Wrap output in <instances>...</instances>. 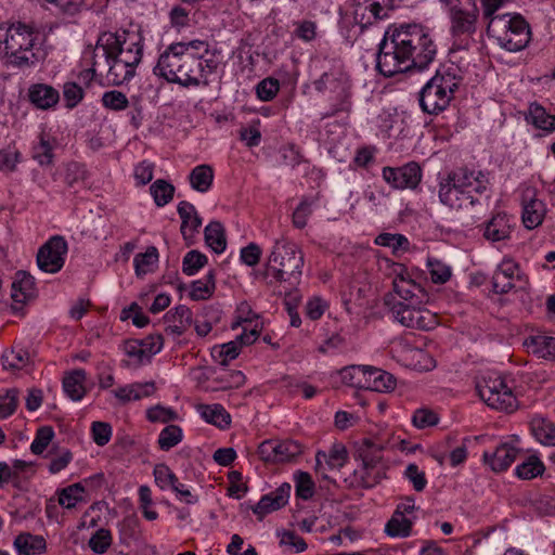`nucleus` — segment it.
I'll use <instances>...</instances> for the list:
<instances>
[{"label":"nucleus","mask_w":555,"mask_h":555,"mask_svg":"<svg viewBox=\"0 0 555 555\" xmlns=\"http://www.w3.org/2000/svg\"><path fill=\"white\" fill-rule=\"evenodd\" d=\"M365 366L350 365L340 371L341 380L345 385L364 389L365 386Z\"/></svg>","instance_id":"nucleus-51"},{"label":"nucleus","mask_w":555,"mask_h":555,"mask_svg":"<svg viewBox=\"0 0 555 555\" xmlns=\"http://www.w3.org/2000/svg\"><path fill=\"white\" fill-rule=\"evenodd\" d=\"M241 341H229L221 346L215 347L212 357L221 365H228L232 360L236 359L241 352Z\"/></svg>","instance_id":"nucleus-52"},{"label":"nucleus","mask_w":555,"mask_h":555,"mask_svg":"<svg viewBox=\"0 0 555 555\" xmlns=\"http://www.w3.org/2000/svg\"><path fill=\"white\" fill-rule=\"evenodd\" d=\"M439 198L443 205L453 209H460L468 205L467 196H465L456 185H452L449 176L440 182Z\"/></svg>","instance_id":"nucleus-35"},{"label":"nucleus","mask_w":555,"mask_h":555,"mask_svg":"<svg viewBox=\"0 0 555 555\" xmlns=\"http://www.w3.org/2000/svg\"><path fill=\"white\" fill-rule=\"evenodd\" d=\"M87 373L83 369L66 372L62 380L63 391L72 401L79 402L87 395Z\"/></svg>","instance_id":"nucleus-29"},{"label":"nucleus","mask_w":555,"mask_h":555,"mask_svg":"<svg viewBox=\"0 0 555 555\" xmlns=\"http://www.w3.org/2000/svg\"><path fill=\"white\" fill-rule=\"evenodd\" d=\"M488 16L490 18L487 33L507 51L517 52L525 49L531 39L529 24L520 14H502Z\"/></svg>","instance_id":"nucleus-8"},{"label":"nucleus","mask_w":555,"mask_h":555,"mask_svg":"<svg viewBox=\"0 0 555 555\" xmlns=\"http://www.w3.org/2000/svg\"><path fill=\"white\" fill-rule=\"evenodd\" d=\"M383 179L393 189L414 190L421 182L422 169L415 162H410L401 167H384Z\"/></svg>","instance_id":"nucleus-17"},{"label":"nucleus","mask_w":555,"mask_h":555,"mask_svg":"<svg viewBox=\"0 0 555 555\" xmlns=\"http://www.w3.org/2000/svg\"><path fill=\"white\" fill-rule=\"evenodd\" d=\"M34 295V280L25 272H17L12 283L11 297L15 302L24 304Z\"/></svg>","instance_id":"nucleus-41"},{"label":"nucleus","mask_w":555,"mask_h":555,"mask_svg":"<svg viewBox=\"0 0 555 555\" xmlns=\"http://www.w3.org/2000/svg\"><path fill=\"white\" fill-rule=\"evenodd\" d=\"M392 292L385 294L384 306L402 326L430 331L438 325L436 313L425 308L429 294L410 278L406 269L399 266L393 270Z\"/></svg>","instance_id":"nucleus-3"},{"label":"nucleus","mask_w":555,"mask_h":555,"mask_svg":"<svg viewBox=\"0 0 555 555\" xmlns=\"http://www.w3.org/2000/svg\"><path fill=\"white\" fill-rule=\"evenodd\" d=\"M113 538L109 530L101 528L89 540L90 548L96 554L105 553L112 545Z\"/></svg>","instance_id":"nucleus-61"},{"label":"nucleus","mask_w":555,"mask_h":555,"mask_svg":"<svg viewBox=\"0 0 555 555\" xmlns=\"http://www.w3.org/2000/svg\"><path fill=\"white\" fill-rule=\"evenodd\" d=\"M459 72L454 65L443 66L425 83L418 92V103L424 113L438 115L448 108L462 81Z\"/></svg>","instance_id":"nucleus-6"},{"label":"nucleus","mask_w":555,"mask_h":555,"mask_svg":"<svg viewBox=\"0 0 555 555\" xmlns=\"http://www.w3.org/2000/svg\"><path fill=\"white\" fill-rule=\"evenodd\" d=\"M68 253V244L64 236H51L37 253V264L46 273L54 274L62 270Z\"/></svg>","instance_id":"nucleus-12"},{"label":"nucleus","mask_w":555,"mask_h":555,"mask_svg":"<svg viewBox=\"0 0 555 555\" xmlns=\"http://www.w3.org/2000/svg\"><path fill=\"white\" fill-rule=\"evenodd\" d=\"M145 417L150 423L168 424L178 418V413L171 406L155 404L146 409Z\"/></svg>","instance_id":"nucleus-50"},{"label":"nucleus","mask_w":555,"mask_h":555,"mask_svg":"<svg viewBox=\"0 0 555 555\" xmlns=\"http://www.w3.org/2000/svg\"><path fill=\"white\" fill-rule=\"evenodd\" d=\"M18 405V390L15 388L0 391V418L10 417Z\"/></svg>","instance_id":"nucleus-55"},{"label":"nucleus","mask_w":555,"mask_h":555,"mask_svg":"<svg viewBox=\"0 0 555 555\" xmlns=\"http://www.w3.org/2000/svg\"><path fill=\"white\" fill-rule=\"evenodd\" d=\"M205 242L216 254H222L227 247L224 229L218 221L209 222L204 231Z\"/></svg>","instance_id":"nucleus-43"},{"label":"nucleus","mask_w":555,"mask_h":555,"mask_svg":"<svg viewBox=\"0 0 555 555\" xmlns=\"http://www.w3.org/2000/svg\"><path fill=\"white\" fill-rule=\"evenodd\" d=\"M365 371L364 389L385 392L396 387V379L390 373L373 366H365Z\"/></svg>","instance_id":"nucleus-32"},{"label":"nucleus","mask_w":555,"mask_h":555,"mask_svg":"<svg viewBox=\"0 0 555 555\" xmlns=\"http://www.w3.org/2000/svg\"><path fill=\"white\" fill-rule=\"evenodd\" d=\"M29 361L28 352L22 347H14L2 354V365L4 370H21Z\"/></svg>","instance_id":"nucleus-47"},{"label":"nucleus","mask_w":555,"mask_h":555,"mask_svg":"<svg viewBox=\"0 0 555 555\" xmlns=\"http://www.w3.org/2000/svg\"><path fill=\"white\" fill-rule=\"evenodd\" d=\"M347 461V450L341 443L333 444L328 451H318L314 470L324 479H330L328 472L338 470Z\"/></svg>","instance_id":"nucleus-19"},{"label":"nucleus","mask_w":555,"mask_h":555,"mask_svg":"<svg viewBox=\"0 0 555 555\" xmlns=\"http://www.w3.org/2000/svg\"><path fill=\"white\" fill-rule=\"evenodd\" d=\"M60 142L51 130L42 129L31 147V156L40 166H50L54 162V151Z\"/></svg>","instance_id":"nucleus-23"},{"label":"nucleus","mask_w":555,"mask_h":555,"mask_svg":"<svg viewBox=\"0 0 555 555\" xmlns=\"http://www.w3.org/2000/svg\"><path fill=\"white\" fill-rule=\"evenodd\" d=\"M166 319L168 322L166 332L175 336L183 335L193 322L192 311L184 305H180L168 311Z\"/></svg>","instance_id":"nucleus-31"},{"label":"nucleus","mask_w":555,"mask_h":555,"mask_svg":"<svg viewBox=\"0 0 555 555\" xmlns=\"http://www.w3.org/2000/svg\"><path fill=\"white\" fill-rule=\"evenodd\" d=\"M535 439L550 447H555V424L542 416H534L530 423Z\"/></svg>","instance_id":"nucleus-39"},{"label":"nucleus","mask_w":555,"mask_h":555,"mask_svg":"<svg viewBox=\"0 0 555 555\" xmlns=\"http://www.w3.org/2000/svg\"><path fill=\"white\" fill-rule=\"evenodd\" d=\"M257 452L263 462L284 463L299 455L302 448L294 440L269 439L259 444Z\"/></svg>","instance_id":"nucleus-15"},{"label":"nucleus","mask_w":555,"mask_h":555,"mask_svg":"<svg viewBox=\"0 0 555 555\" xmlns=\"http://www.w3.org/2000/svg\"><path fill=\"white\" fill-rule=\"evenodd\" d=\"M450 181L452 185H456L461 192L464 193L468 198V205L474 206L478 199L474 196L475 194H486L489 190V178L482 171L469 170L468 168H457L450 173Z\"/></svg>","instance_id":"nucleus-13"},{"label":"nucleus","mask_w":555,"mask_h":555,"mask_svg":"<svg viewBox=\"0 0 555 555\" xmlns=\"http://www.w3.org/2000/svg\"><path fill=\"white\" fill-rule=\"evenodd\" d=\"M57 502L65 509H73L80 503H87V490L81 482H76L56 491Z\"/></svg>","instance_id":"nucleus-34"},{"label":"nucleus","mask_w":555,"mask_h":555,"mask_svg":"<svg viewBox=\"0 0 555 555\" xmlns=\"http://www.w3.org/2000/svg\"><path fill=\"white\" fill-rule=\"evenodd\" d=\"M291 490L289 483H282L275 490L262 495L258 503L251 507L253 513L261 520L268 514L281 509L288 503Z\"/></svg>","instance_id":"nucleus-18"},{"label":"nucleus","mask_w":555,"mask_h":555,"mask_svg":"<svg viewBox=\"0 0 555 555\" xmlns=\"http://www.w3.org/2000/svg\"><path fill=\"white\" fill-rule=\"evenodd\" d=\"M156 485L162 490L171 489L178 481L176 474L166 464H158L153 470Z\"/></svg>","instance_id":"nucleus-57"},{"label":"nucleus","mask_w":555,"mask_h":555,"mask_svg":"<svg viewBox=\"0 0 555 555\" xmlns=\"http://www.w3.org/2000/svg\"><path fill=\"white\" fill-rule=\"evenodd\" d=\"M214 170L209 165H198L189 175L190 185L199 193L208 192L214 182Z\"/></svg>","instance_id":"nucleus-40"},{"label":"nucleus","mask_w":555,"mask_h":555,"mask_svg":"<svg viewBox=\"0 0 555 555\" xmlns=\"http://www.w3.org/2000/svg\"><path fill=\"white\" fill-rule=\"evenodd\" d=\"M216 289V275L212 270L208 271L203 278L191 283L189 297L192 300H207Z\"/></svg>","instance_id":"nucleus-38"},{"label":"nucleus","mask_w":555,"mask_h":555,"mask_svg":"<svg viewBox=\"0 0 555 555\" xmlns=\"http://www.w3.org/2000/svg\"><path fill=\"white\" fill-rule=\"evenodd\" d=\"M59 99V91L51 86L38 83L29 89V100L38 108L48 109L53 107Z\"/></svg>","instance_id":"nucleus-36"},{"label":"nucleus","mask_w":555,"mask_h":555,"mask_svg":"<svg viewBox=\"0 0 555 555\" xmlns=\"http://www.w3.org/2000/svg\"><path fill=\"white\" fill-rule=\"evenodd\" d=\"M157 386L153 380L133 382L117 387L112 391L113 396L121 403L127 404L153 397Z\"/></svg>","instance_id":"nucleus-21"},{"label":"nucleus","mask_w":555,"mask_h":555,"mask_svg":"<svg viewBox=\"0 0 555 555\" xmlns=\"http://www.w3.org/2000/svg\"><path fill=\"white\" fill-rule=\"evenodd\" d=\"M240 139L248 147L258 146L261 141L260 120L255 119L247 127L242 128L240 130Z\"/></svg>","instance_id":"nucleus-62"},{"label":"nucleus","mask_w":555,"mask_h":555,"mask_svg":"<svg viewBox=\"0 0 555 555\" xmlns=\"http://www.w3.org/2000/svg\"><path fill=\"white\" fill-rule=\"evenodd\" d=\"M38 39V33L29 25L17 22L0 24V57L14 66L33 63V49Z\"/></svg>","instance_id":"nucleus-7"},{"label":"nucleus","mask_w":555,"mask_h":555,"mask_svg":"<svg viewBox=\"0 0 555 555\" xmlns=\"http://www.w3.org/2000/svg\"><path fill=\"white\" fill-rule=\"evenodd\" d=\"M177 211L181 219V234L185 241L191 243L202 227V218L195 206L185 201L178 204Z\"/></svg>","instance_id":"nucleus-27"},{"label":"nucleus","mask_w":555,"mask_h":555,"mask_svg":"<svg viewBox=\"0 0 555 555\" xmlns=\"http://www.w3.org/2000/svg\"><path fill=\"white\" fill-rule=\"evenodd\" d=\"M151 195L158 207H164L172 198L175 186L166 180L158 179L150 188Z\"/></svg>","instance_id":"nucleus-49"},{"label":"nucleus","mask_w":555,"mask_h":555,"mask_svg":"<svg viewBox=\"0 0 555 555\" xmlns=\"http://www.w3.org/2000/svg\"><path fill=\"white\" fill-rule=\"evenodd\" d=\"M446 10L451 36L460 41L459 48L465 47L477 30L479 8L475 0H439Z\"/></svg>","instance_id":"nucleus-10"},{"label":"nucleus","mask_w":555,"mask_h":555,"mask_svg":"<svg viewBox=\"0 0 555 555\" xmlns=\"http://www.w3.org/2000/svg\"><path fill=\"white\" fill-rule=\"evenodd\" d=\"M21 160V153L15 146H7L0 150V171L11 173L16 169Z\"/></svg>","instance_id":"nucleus-58"},{"label":"nucleus","mask_w":555,"mask_h":555,"mask_svg":"<svg viewBox=\"0 0 555 555\" xmlns=\"http://www.w3.org/2000/svg\"><path fill=\"white\" fill-rule=\"evenodd\" d=\"M102 104L104 107L112 111H122L128 107L129 101L122 92L112 90L104 92Z\"/></svg>","instance_id":"nucleus-64"},{"label":"nucleus","mask_w":555,"mask_h":555,"mask_svg":"<svg viewBox=\"0 0 555 555\" xmlns=\"http://www.w3.org/2000/svg\"><path fill=\"white\" fill-rule=\"evenodd\" d=\"M222 52L202 39L170 43L160 53L154 73L182 87L207 86L222 64Z\"/></svg>","instance_id":"nucleus-1"},{"label":"nucleus","mask_w":555,"mask_h":555,"mask_svg":"<svg viewBox=\"0 0 555 555\" xmlns=\"http://www.w3.org/2000/svg\"><path fill=\"white\" fill-rule=\"evenodd\" d=\"M520 204L522 207V222L527 229H535L542 224L546 215V206L539 198V191L531 185H524L520 190Z\"/></svg>","instance_id":"nucleus-16"},{"label":"nucleus","mask_w":555,"mask_h":555,"mask_svg":"<svg viewBox=\"0 0 555 555\" xmlns=\"http://www.w3.org/2000/svg\"><path fill=\"white\" fill-rule=\"evenodd\" d=\"M530 118L537 128L547 131L555 130V116L546 113L545 108L539 104L530 106Z\"/></svg>","instance_id":"nucleus-54"},{"label":"nucleus","mask_w":555,"mask_h":555,"mask_svg":"<svg viewBox=\"0 0 555 555\" xmlns=\"http://www.w3.org/2000/svg\"><path fill=\"white\" fill-rule=\"evenodd\" d=\"M144 49V36L140 28L122 29L116 33H102L94 49L83 52L82 61L90 63L89 68L80 73V79L85 82L92 81L99 73L100 62L96 61L99 53L116 55L132 62L141 63Z\"/></svg>","instance_id":"nucleus-4"},{"label":"nucleus","mask_w":555,"mask_h":555,"mask_svg":"<svg viewBox=\"0 0 555 555\" xmlns=\"http://www.w3.org/2000/svg\"><path fill=\"white\" fill-rule=\"evenodd\" d=\"M207 263V257L197 251L191 250L185 254L182 261V271L184 274L195 275Z\"/></svg>","instance_id":"nucleus-56"},{"label":"nucleus","mask_w":555,"mask_h":555,"mask_svg":"<svg viewBox=\"0 0 555 555\" xmlns=\"http://www.w3.org/2000/svg\"><path fill=\"white\" fill-rule=\"evenodd\" d=\"M437 47L421 25L389 28L378 46L376 68L385 77L416 68H426L435 59Z\"/></svg>","instance_id":"nucleus-2"},{"label":"nucleus","mask_w":555,"mask_h":555,"mask_svg":"<svg viewBox=\"0 0 555 555\" xmlns=\"http://www.w3.org/2000/svg\"><path fill=\"white\" fill-rule=\"evenodd\" d=\"M511 232L509 218L506 214L499 212L487 222L483 236L489 241L499 242L508 238Z\"/></svg>","instance_id":"nucleus-33"},{"label":"nucleus","mask_w":555,"mask_h":555,"mask_svg":"<svg viewBox=\"0 0 555 555\" xmlns=\"http://www.w3.org/2000/svg\"><path fill=\"white\" fill-rule=\"evenodd\" d=\"M242 327L243 332L237 336L241 344L248 346L254 344L263 327L261 318L253 311L248 302L243 301L237 305L232 328Z\"/></svg>","instance_id":"nucleus-14"},{"label":"nucleus","mask_w":555,"mask_h":555,"mask_svg":"<svg viewBox=\"0 0 555 555\" xmlns=\"http://www.w3.org/2000/svg\"><path fill=\"white\" fill-rule=\"evenodd\" d=\"M383 447L375 443L371 439H364L358 446L354 459L359 460L363 465H382Z\"/></svg>","instance_id":"nucleus-42"},{"label":"nucleus","mask_w":555,"mask_h":555,"mask_svg":"<svg viewBox=\"0 0 555 555\" xmlns=\"http://www.w3.org/2000/svg\"><path fill=\"white\" fill-rule=\"evenodd\" d=\"M520 279V269L512 259H504L492 278L493 291L496 294H507L515 287V281Z\"/></svg>","instance_id":"nucleus-22"},{"label":"nucleus","mask_w":555,"mask_h":555,"mask_svg":"<svg viewBox=\"0 0 555 555\" xmlns=\"http://www.w3.org/2000/svg\"><path fill=\"white\" fill-rule=\"evenodd\" d=\"M383 465H363L354 470V482L358 487L370 489L378 485L384 478Z\"/></svg>","instance_id":"nucleus-37"},{"label":"nucleus","mask_w":555,"mask_h":555,"mask_svg":"<svg viewBox=\"0 0 555 555\" xmlns=\"http://www.w3.org/2000/svg\"><path fill=\"white\" fill-rule=\"evenodd\" d=\"M294 481L295 496L297 501V506H299V500L307 501L312 499V478L309 473L297 472L294 475Z\"/></svg>","instance_id":"nucleus-53"},{"label":"nucleus","mask_w":555,"mask_h":555,"mask_svg":"<svg viewBox=\"0 0 555 555\" xmlns=\"http://www.w3.org/2000/svg\"><path fill=\"white\" fill-rule=\"evenodd\" d=\"M481 400L491 409L512 413L518 408V401L506 379L492 373L482 377L476 385Z\"/></svg>","instance_id":"nucleus-11"},{"label":"nucleus","mask_w":555,"mask_h":555,"mask_svg":"<svg viewBox=\"0 0 555 555\" xmlns=\"http://www.w3.org/2000/svg\"><path fill=\"white\" fill-rule=\"evenodd\" d=\"M412 422L418 429H424L437 425L439 417L435 411L427 408H421L414 412Z\"/></svg>","instance_id":"nucleus-63"},{"label":"nucleus","mask_w":555,"mask_h":555,"mask_svg":"<svg viewBox=\"0 0 555 555\" xmlns=\"http://www.w3.org/2000/svg\"><path fill=\"white\" fill-rule=\"evenodd\" d=\"M13 546L17 555H42L47 551V541L42 535L22 532L14 539Z\"/></svg>","instance_id":"nucleus-30"},{"label":"nucleus","mask_w":555,"mask_h":555,"mask_svg":"<svg viewBox=\"0 0 555 555\" xmlns=\"http://www.w3.org/2000/svg\"><path fill=\"white\" fill-rule=\"evenodd\" d=\"M528 353L539 359L555 361V337L545 333H531L522 341Z\"/></svg>","instance_id":"nucleus-24"},{"label":"nucleus","mask_w":555,"mask_h":555,"mask_svg":"<svg viewBox=\"0 0 555 555\" xmlns=\"http://www.w3.org/2000/svg\"><path fill=\"white\" fill-rule=\"evenodd\" d=\"M54 438V430L50 426L41 427L37 430L36 436L30 443V451L36 454H42Z\"/></svg>","instance_id":"nucleus-60"},{"label":"nucleus","mask_w":555,"mask_h":555,"mask_svg":"<svg viewBox=\"0 0 555 555\" xmlns=\"http://www.w3.org/2000/svg\"><path fill=\"white\" fill-rule=\"evenodd\" d=\"M413 520L406 516L393 513L385 526L389 537L406 538L411 534Z\"/></svg>","instance_id":"nucleus-46"},{"label":"nucleus","mask_w":555,"mask_h":555,"mask_svg":"<svg viewBox=\"0 0 555 555\" xmlns=\"http://www.w3.org/2000/svg\"><path fill=\"white\" fill-rule=\"evenodd\" d=\"M314 90L325 104L323 116L349 113L352 106V82L339 62L334 61L321 76L314 80Z\"/></svg>","instance_id":"nucleus-5"},{"label":"nucleus","mask_w":555,"mask_h":555,"mask_svg":"<svg viewBox=\"0 0 555 555\" xmlns=\"http://www.w3.org/2000/svg\"><path fill=\"white\" fill-rule=\"evenodd\" d=\"M318 339V351L324 356L336 354L345 347V338L338 333V325L334 320L319 330Z\"/></svg>","instance_id":"nucleus-26"},{"label":"nucleus","mask_w":555,"mask_h":555,"mask_svg":"<svg viewBox=\"0 0 555 555\" xmlns=\"http://www.w3.org/2000/svg\"><path fill=\"white\" fill-rule=\"evenodd\" d=\"M102 56L104 57V64L107 66L106 80L115 86L129 81L140 64L116 55L102 54Z\"/></svg>","instance_id":"nucleus-20"},{"label":"nucleus","mask_w":555,"mask_h":555,"mask_svg":"<svg viewBox=\"0 0 555 555\" xmlns=\"http://www.w3.org/2000/svg\"><path fill=\"white\" fill-rule=\"evenodd\" d=\"M280 90V81L268 77L259 81L256 86L257 98L263 102L273 100Z\"/></svg>","instance_id":"nucleus-59"},{"label":"nucleus","mask_w":555,"mask_h":555,"mask_svg":"<svg viewBox=\"0 0 555 555\" xmlns=\"http://www.w3.org/2000/svg\"><path fill=\"white\" fill-rule=\"evenodd\" d=\"M183 430L180 426L169 424L165 426L157 438V446L162 451H169L183 440Z\"/></svg>","instance_id":"nucleus-45"},{"label":"nucleus","mask_w":555,"mask_h":555,"mask_svg":"<svg viewBox=\"0 0 555 555\" xmlns=\"http://www.w3.org/2000/svg\"><path fill=\"white\" fill-rule=\"evenodd\" d=\"M195 411L201 418L221 430L228 429L231 425L232 418L230 413L220 403H198L195 404Z\"/></svg>","instance_id":"nucleus-28"},{"label":"nucleus","mask_w":555,"mask_h":555,"mask_svg":"<svg viewBox=\"0 0 555 555\" xmlns=\"http://www.w3.org/2000/svg\"><path fill=\"white\" fill-rule=\"evenodd\" d=\"M158 250L156 247H147L144 253L135 255L133 259L135 275L141 278L154 271L158 262Z\"/></svg>","instance_id":"nucleus-44"},{"label":"nucleus","mask_w":555,"mask_h":555,"mask_svg":"<svg viewBox=\"0 0 555 555\" xmlns=\"http://www.w3.org/2000/svg\"><path fill=\"white\" fill-rule=\"evenodd\" d=\"M302 266L304 257L296 244L286 238H279L275 240L269 256L266 276L275 282L296 280L301 275Z\"/></svg>","instance_id":"nucleus-9"},{"label":"nucleus","mask_w":555,"mask_h":555,"mask_svg":"<svg viewBox=\"0 0 555 555\" xmlns=\"http://www.w3.org/2000/svg\"><path fill=\"white\" fill-rule=\"evenodd\" d=\"M544 469L542 461L535 455H530L516 467L515 473L518 478L529 480L542 475Z\"/></svg>","instance_id":"nucleus-48"},{"label":"nucleus","mask_w":555,"mask_h":555,"mask_svg":"<svg viewBox=\"0 0 555 555\" xmlns=\"http://www.w3.org/2000/svg\"><path fill=\"white\" fill-rule=\"evenodd\" d=\"M517 454L518 449L515 446L504 442L492 452H483V461L493 472L500 473L506 470L514 463Z\"/></svg>","instance_id":"nucleus-25"}]
</instances>
